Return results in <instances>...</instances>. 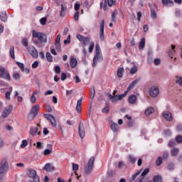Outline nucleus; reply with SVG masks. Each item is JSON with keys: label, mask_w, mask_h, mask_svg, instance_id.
<instances>
[{"label": "nucleus", "mask_w": 182, "mask_h": 182, "mask_svg": "<svg viewBox=\"0 0 182 182\" xmlns=\"http://www.w3.org/2000/svg\"><path fill=\"white\" fill-rule=\"evenodd\" d=\"M126 96H127V92H124V94L117 95H112V94L107 93V97H109L112 103H116V102H120L121 100H123V99H124Z\"/></svg>", "instance_id": "f257e3e1"}, {"label": "nucleus", "mask_w": 182, "mask_h": 182, "mask_svg": "<svg viewBox=\"0 0 182 182\" xmlns=\"http://www.w3.org/2000/svg\"><path fill=\"white\" fill-rule=\"evenodd\" d=\"M33 38H37L41 43H46L48 42V37L46 34L41 32H36V31H33Z\"/></svg>", "instance_id": "f03ea898"}, {"label": "nucleus", "mask_w": 182, "mask_h": 182, "mask_svg": "<svg viewBox=\"0 0 182 182\" xmlns=\"http://www.w3.org/2000/svg\"><path fill=\"white\" fill-rule=\"evenodd\" d=\"M9 168V164L8 163V159L4 158L0 162V176L5 174Z\"/></svg>", "instance_id": "7ed1b4c3"}, {"label": "nucleus", "mask_w": 182, "mask_h": 182, "mask_svg": "<svg viewBox=\"0 0 182 182\" xmlns=\"http://www.w3.org/2000/svg\"><path fill=\"white\" fill-rule=\"evenodd\" d=\"M95 163V157L91 156L87 164V167L85 168V174H90L92 173V168H93V164Z\"/></svg>", "instance_id": "20e7f679"}, {"label": "nucleus", "mask_w": 182, "mask_h": 182, "mask_svg": "<svg viewBox=\"0 0 182 182\" xmlns=\"http://www.w3.org/2000/svg\"><path fill=\"white\" fill-rule=\"evenodd\" d=\"M102 60H103V55H102V53H95L93 58L92 68H96V66H97V63L102 62Z\"/></svg>", "instance_id": "39448f33"}, {"label": "nucleus", "mask_w": 182, "mask_h": 182, "mask_svg": "<svg viewBox=\"0 0 182 182\" xmlns=\"http://www.w3.org/2000/svg\"><path fill=\"white\" fill-rule=\"evenodd\" d=\"M160 93V90L156 86H152L149 89V95L151 97H157Z\"/></svg>", "instance_id": "423d86ee"}, {"label": "nucleus", "mask_w": 182, "mask_h": 182, "mask_svg": "<svg viewBox=\"0 0 182 182\" xmlns=\"http://www.w3.org/2000/svg\"><path fill=\"white\" fill-rule=\"evenodd\" d=\"M27 50L33 58H38V57L39 56L38 50L33 46H29L27 48Z\"/></svg>", "instance_id": "0eeeda50"}, {"label": "nucleus", "mask_w": 182, "mask_h": 182, "mask_svg": "<svg viewBox=\"0 0 182 182\" xmlns=\"http://www.w3.org/2000/svg\"><path fill=\"white\" fill-rule=\"evenodd\" d=\"M12 109H14V107H12V105L6 107L1 113L2 117H4V119L8 117L9 114H11V112H12Z\"/></svg>", "instance_id": "6e6552de"}, {"label": "nucleus", "mask_w": 182, "mask_h": 182, "mask_svg": "<svg viewBox=\"0 0 182 182\" xmlns=\"http://www.w3.org/2000/svg\"><path fill=\"white\" fill-rule=\"evenodd\" d=\"M100 41H105V20L100 23Z\"/></svg>", "instance_id": "1a4fd4ad"}, {"label": "nucleus", "mask_w": 182, "mask_h": 182, "mask_svg": "<svg viewBox=\"0 0 182 182\" xmlns=\"http://www.w3.org/2000/svg\"><path fill=\"white\" fill-rule=\"evenodd\" d=\"M44 117L45 119L50 122V124L53 126V127H56V119H55V117H53L50 114H44Z\"/></svg>", "instance_id": "9d476101"}, {"label": "nucleus", "mask_w": 182, "mask_h": 182, "mask_svg": "<svg viewBox=\"0 0 182 182\" xmlns=\"http://www.w3.org/2000/svg\"><path fill=\"white\" fill-rule=\"evenodd\" d=\"M163 117L167 122H173V114H171V112L170 111H166L162 113Z\"/></svg>", "instance_id": "9b49d317"}, {"label": "nucleus", "mask_w": 182, "mask_h": 182, "mask_svg": "<svg viewBox=\"0 0 182 182\" xmlns=\"http://www.w3.org/2000/svg\"><path fill=\"white\" fill-rule=\"evenodd\" d=\"M139 82H140V78H138L134 81H132L129 85L128 86L127 90L125 92H127V93H129V92H130V90H132V89H134V86H136V85H137V83H139Z\"/></svg>", "instance_id": "f8f14e48"}, {"label": "nucleus", "mask_w": 182, "mask_h": 182, "mask_svg": "<svg viewBox=\"0 0 182 182\" xmlns=\"http://www.w3.org/2000/svg\"><path fill=\"white\" fill-rule=\"evenodd\" d=\"M79 134L81 139L85 137V127L83 126V122H80L79 125Z\"/></svg>", "instance_id": "ddd939ff"}, {"label": "nucleus", "mask_w": 182, "mask_h": 182, "mask_svg": "<svg viewBox=\"0 0 182 182\" xmlns=\"http://www.w3.org/2000/svg\"><path fill=\"white\" fill-rule=\"evenodd\" d=\"M128 102L130 105H136V103H137V96H136V95H129Z\"/></svg>", "instance_id": "4468645a"}, {"label": "nucleus", "mask_w": 182, "mask_h": 182, "mask_svg": "<svg viewBox=\"0 0 182 182\" xmlns=\"http://www.w3.org/2000/svg\"><path fill=\"white\" fill-rule=\"evenodd\" d=\"M39 109H41V106L39 105L33 106L31 108L30 114H33V116H36L38 114V112H39Z\"/></svg>", "instance_id": "2eb2a0df"}, {"label": "nucleus", "mask_w": 182, "mask_h": 182, "mask_svg": "<svg viewBox=\"0 0 182 182\" xmlns=\"http://www.w3.org/2000/svg\"><path fill=\"white\" fill-rule=\"evenodd\" d=\"M82 102H83V97L77 101L76 110L77 113H80V112H82Z\"/></svg>", "instance_id": "dca6fc26"}, {"label": "nucleus", "mask_w": 182, "mask_h": 182, "mask_svg": "<svg viewBox=\"0 0 182 182\" xmlns=\"http://www.w3.org/2000/svg\"><path fill=\"white\" fill-rule=\"evenodd\" d=\"M43 170H45V171H47V172H50V171H53V170H55V167L53 166V165L50 164H46L43 166Z\"/></svg>", "instance_id": "f3484780"}, {"label": "nucleus", "mask_w": 182, "mask_h": 182, "mask_svg": "<svg viewBox=\"0 0 182 182\" xmlns=\"http://www.w3.org/2000/svg\"><path fill=\"white\" fill-rule=\"evenodd\" d=\"M70 65L72 69H75L77 66V60L73 57L70 58Z\"/></svg>", "instance_id": "a211bd4d"}, {"label": "nucleus", "mask_w": 182, "mask_h": 182, "mask_svg": "<svg viewBox=\"0 0 182 182\" xmlns=\"http://www.w3.org/2000/svg\"><path fill=\"white\" fill-rule=\"evenodd\" d=\"M162 4L164 6H173L174 5V2L171 0H162Z\"/></svg>", "instance_id": "6ab92c4d"}, {"label": "nucleus", "mask_w": 182, "mask_h": 182, "mask_svg": "<svg viewBox=\"0 0 182 182\" xmlns=\"http://www.w3.org/2000/svg\"><path fill=\"white\" fill-rule=\"evenodd\" d=\"M109 126L111 127V129L112 130V132H117V130H119V125H117V124L113 122H111L109 123Z\"/></svg>", "instance_id": "aec40b11"}, {"label": "nucleus", "mask_w": 182, "mask_h": 182, "mask_svg": "<svg viewBox=\"0 0 182 182\" xmlns=\"http://www.w3.org/2000/svg\"><path fill=\"white\" fill-rule=\"evenodd\" d=\"M141 174V170L138 171L135 174L132 175V178L129 179L130 182L135 181L137 179V177Z\"/></svg>", "instance_id": "412c9836"}, {"label": "nucleus", "mask_w": 182, "mask_h": 182, "mask_svg": "<svg viewBox=\"0 0 182 182\" xmlns=\"http://www.w3.org/2000/svg\"><path fill=\"white\" fill-rule=\"evenodd\" d=\"M178 153H180V149H178V148H173L171 150V154L173 157H176V156H178Z\"/></svg>", "instance_id": "4be33fe9"}, {"label": "nucleus", "mask_w": 182, "mask_h": 182, "mask_svg": "<svg viewBox=\"0 0 182 182\" xmlns=\"http://www.w3.org/2000/svg\"><path fill=\"white\" fill-rule=\"evenodd\" d=\"M3 79H5L6 80H11V75H9V72L8 70L5 71V73L3 74V75L1 77Z\"/></svg>", "instance_id": "5701e85b"}, {"label": "nucleus", "mask_w": 182, "mask_h": 182, "mask_svg": "<svg viewBox=\"0 0 182 182\" xmlns=\"http://www.w3.org/2000/svg\"><path fill=\"white\" fill-rule=\"evenodd\" d=\"M145 45H146V38H141V40L139 43V50L144 49Z\"/></svg>", "instance_id": "b1692460"}, {"label": "nucleus", "mask_w": 182, "mask_h": 182, "mask_svg": "<svg viewBox=\"0 0 182 182\" xmlns=\"http://www.w3.org/2000/svg\"><path fill=\"white\" fill-rule=\"evenodd\" d=\"M118 14H119V11H117V9H114L112 11V22L116 23V18L117 17Z\"/></svg>", "instance_id": "393cba45"}, {"label": "nucleus", "mask_w": 182, "mask_h": 182, "mask_svg": "<svg viewBox=\"0 0 182 182\" xmlns=\"http://www.w3.org/2000/svg\"><path fill=\"white\" fill-rule=\"evenodd\" d=\"M38 127H31L30 128V134L31 136H35L38 133Z\"/></svg>", "instance_id": "a878e982"}, {"label": "nucleus", "mask_w": 182, "mask_h": 182, "mask_svg": "<svg viewBox=\"0 0 182 182\" xmlns=\"http://www.w3.org/2000/svg\"><path fill=\"white\" fill-rule=\"evenodd\" d=\"M152 113H154V109L153 107H149L145 110L146 116H150Z\"/></svg>", "instance_id": "bb28decb"}, {"label": "nucleus", "mask_w": 182, "mask_h": 182, "mask_svg": "<svg viewBox=\"0 0 182 182\" xmlns=\"http://www.w3.org/2000/svg\"><path fill=\"white\" fill-rule=\"evenodd\" d=\"M9 53L11 59H15V48L12 46L10 47Z\"/></svg>", "instance_id": "cd10ccee"}, {"label": "nucleus", "mask_w": 182, "mask_h": 182, "mask_svg": "<svg viewBox=\"0 0 182 182\" xmlns=\"http://www.w3.org/2000/svg\"><path fill=\"white\" fill-rule=\"evenodd\" d=\"M123 73H124V68H120L117 70V76L118 77H123Z\"/></svg>", "instance_id": "c85d7f7f"}, {"label": "nucleus", "mask_w": 182, "mask_h": 182, "mask_svg": "<svg viewBox=\"0 0 182 182\" xmlns=\"http://www.w3.org/2000/svg\"><path fill=\"white\" fill-rule=\"evenodd\" d=\"M0 19L2 22H6L8 18L6 17V13H1L0 14Z\"/></svg>", "instance_id": "c756f323"}, {"label": "nucleus", "mask_w": 182, "mask_h": 182, "mask_svg": "<svg viewBox=\"0 0 182 182\" xmlns=\"http://www.w3.org/2000/svg\"><path fill=\"white\" fill-rule=\"evenodd\" d=\"M154 182H163V178H161V176L156 175L153 178Z\"/></svg>", "instance_id": "7c9ffc66"}, {"label": "nucleus", "mask_w": 182, "mask_h": 182, "mask_svg": "<svg viewBox=\"0 0 182 182\" xmlns=\"http://www.w3.org/2000/svg\"><path fill=\"white\" fill-rule=\"evenodd\" d=\"M46 58L48 62H53V57H52V54H50V53L47 52L46 54Z\"/></svg>", "instance_id": "2f4dec72"}, {"label": "nucleus", "mask_w": 182, "mask_h": 182, "mask_svg": "<svg viewBox=\"0 0 182 182\" xmlns=\"http://www.w3.org/2000/svg\"><path fill=\"white\" fill-rule=\"evenodd\" d=\"M90 99H94L95 98V95H96V92L95 91V87L93 86L91 87L90 88Z\"/></svg>", "instance_id": "473e14b6"}, {"label": "nucleus", "mask_w": 182, "mask_h": 182, "mask_svg": "<svg viewBox=\"0 0 182 182\" xmlns=\"http://www.w3.org/2000/svg\"><path fill=\"white\" fill-rule=\"evenodd\" d=\"M109 110H110V105L108 103H107L105 105V107L102 109V113H106L107 114Z\"/></svg>", "instance_id": "72a5a7b5"}, {"label": "nucleus", "mask_w": 182, "mask_h": 182, "mask_svg": "<svg viewBox=\"0 0 182 182\" xmlns=\"http://www.w3.org/2000/svg\"><path fill=\"white\" fill-rule=\"evenodd\" d=\"M82 42L84 46H87V43H90V38H89V37H84V39L82 40Z\"/></svg>", "instance_id": "f704fd0d"}, {"label": "nucleus", "mask_w": 182, "mask_h": 182, "mask_svg": "<svg viewBox=\"0 0 182 182\" xmlns=\"http://www.w3.org/2000/svg\"><path fill=\"white\" fill-rule=\"evenodd\" d=\"M151 16L152 19H157V14L156 13V11L153 8H151Z\"/></svg>", "instance_id": "c9c22d12"}, {"label": "nucleus", "mask_w": 182, "mask_h": 182, "mask_svg": "<svg viewBox=\"0 0 182 182\" xmlns=\"http://www.w3.org/2000/svg\"><path fill=\"white\" fill-rule=\"evenodd\" d=\"M176 83L182 87V77L176 76Z\"/></svg>", "instance_id": "e433bc0d"}, {"label": "nucleus", "mask_w": 182, "mask_h": 182, "mask_svg": "<svg viewBox=\"0 0 182 182\" xmlns=\"http://www.w3.org/2000/svg\"><path fill=\"white\" fill-rule=\"evenodd\" d=\"M129 163H131L132 164H134V163H136V156H134L133 155H129Z\"/></svg>", "instance_id": "4c0bfd02"}, {"label": "nucleus", "mask_w": 182, "mask_h": 182, "mask_svg": "<svg viewBox=\"0 0 182 182\" xmlns=\"http://www.w3.org/2000/svg\"><path fill=\"white\" fill-rule=\"evenodd\" d=\"M139 71V68H137L136 66H134L130 70V73L131 75H134L135 73H137Z\"/></svg>", "instance_id": "58836bf2"}, {"label": "nucleus", "mask_w": 182, "mask_h": 182, "mask_svg": "<svg viewBox=\"0 0 182 182\" xmlns=\"http://www.w3.org/2000/svg\"><path fill=\"white\" fill-rule=\"evenodd\" d=\"M93 49H95V43L91 42L90 43V46H89V53H92V52H93Z\"/></svg>", "instance_id": "ea45409f"}, {"label": "nucleus", "mask_w": 182, "mask_h": 182, "mask_svg": "<svg viewBox=\"0 0 182 182\" xmlns=\"http://www.w3.org/2000/svg\"><path fill=\"white\" fill-rule=\"evenodd\" d=\"M150 172V169L149 168H146L144 170V171L141 173V176L142 177H144V176H147L149 173Z\"/></svg>", "instance_id": "a19ab883"}, {"label": "nucleus", "mask_w": 182, "mask_h": 182, "mask_svg": "<svg viewBox=\"0 0 182 182\" xmlns=\"http://www.w3.org/2000/svg\"><path fill=\"white\" fill-rule=\"evenodd\" d=\"M21 43H22L23 46H24L25 48H28V43L27 38H23Z\"/></svg>", "instance_id": "79ce46f5"}, {"label": "nucleus", "mask_w": 182, "mask_h": 182, "mask_svg": "<svg viewBox=\"0 0 182 182\" xmlns=\"http://www.w3.org/2000/svg\"><path fill=\"white\" fill-rule=\"evenodd\" d=\"M100 8H102L104 11H106V9H107V4H106V0L105 1L104 3H100Z\"/></svg>", "instance_id": "37998d69"}, {"label": "nucleus", "mask_w": 182, "mask_h": 182, "mask_svg": "<svg viewBox=\"0 0 182 182\" xmlns=\"http://www.w3.org/2000/svg\"><path fill=\"white\" fill-rule=\"evenodd\" d=\"M50 149H46L44 151L45 156H48V154H50L52 153V145H50Z\"/></svg>", "instance_id": "c03bdc74"}, {"label": "nucleus", "mask_w": 182, "mask_h": 182, "mask_svg": "<svg viewBox=\"0 0 182 182\" xmlns=\"http://www.w3.org/2000/svg\"><path fill=\"white\" fill-rule=\"evenodd\" d=\"M162 163H163V158L159 156L156 160V166H161Z\"/></svg>", "instance_id": "a18cd8bd"}, {"label": "nucleus", "mask_w": 182, "mask_h": 182, "mask_svg": "<svg viewBox=\"0 0 182 182\" xmlns=\"http://www.w3.org/2000/svg\"><path fill=\"white\" fill-rule=\"evenodd\" d=\"M26 146H28V141L26 139H24L21 142V149H25V147H26Z\"/></svg>", "instance_id": "49530a36"}, {"label": "nucleus", "mask_w": 182, "mask_h": 182, "mask_svg": "<svg viewBox=\"0 0 182 182\" xmlns=\"http://www.w3.org/2000/svg\"><path fill=\"white\" fill-rule=\"evenodd\" d=\"M72 166L73 171H77V170H79V165L77 164L72 163Z\"/></svg>", "instance_id": "de8ad7c7"}, {"label": "nucleus", "mask_w": 182, "mask_h": 182, "mask_svg": "<svg viewBox=\"0 0 182 182\" xmlns=\"http://www.w3.org/2000/svg\"><path fill=\"white\" fill-rule=\"evenodd\" d=\"M176 143L181 144L182 143V136L181 135H178L176 137Z\"/></svg>", "instance_id": "09e8293b"}, {"label": "nucleus", "mask_w": 182, "mask_h": 182, "mask_svg": "<svg viewBox=\"0 0 182 182\" xmlns=\"http://www.w3.org/2000/svg\"><path fill=\"white\" fill-rule=\"evenodd\" d=\"M6 70V68L5 67H0V77H1L4 75V73Z\"/></svg>", "instance_id": "8fccbe9b"}, {"label": "nucleus", "mask_w": 182, "mask_h": 182, "mask_svg": "<svg viewBox=\"0 0 182 182\" xmlns=\"http://www.w3.org/2000/svg\"><path fill=\"white\" fill-rule=\"evenodd\" d=\"M168 146H169V147H174V146H176V141H174V140H170L169 141V142H168Z\"/></svg>", "instance_id": "3c124183"}, {"label": "nucleus", "mask_w": 182, "mask_h": 182, "mask_svg": "<svg viewBox=\"0 0 182 182\" xmlns=\"http://www.w3.org/2000/svg\"><path fill=\"white\" fill-rule=\"evenodd\" d=\"M19 77H21V75H19V73H13V78L15 80H18V79H19Z\"/></svg>", "instance_id": "603ef678"}, {"label": "nucleus", "mask_w": 182, "mask_h": 182, "mask_svg": "<svg viewBox=\"0 0 182 182\" xmlns=\"http://www.w3.org/2000/svg\"><path fill=\"white\" fill-rule=\"evenodd\" d=\"M95 53H102L100 50V46H99V44H96L95 46Z\"/></svg>", "instance_id": "864d4df0"}, {"label": "nucleus", "mask_w": 182, "mask_h": 182, "mask_svg": "<svg viewBox=\"0 0 182 182\" xmlns=\"http://www.w3.org/2000/svg\"><path fill=\"white\" fill-rule=\"evenodd\" d=\"M55 46L57 52H60V43H55Z\"/></svg>", "instance_id": "5fc2aeb1"}, {"label": "nucleus", "mask_w": 182, "mask_h": 182, "mask_svg": "<svg viewBox=\"0 0 182 182\" xmlns=\"http://www.w3.org/2000/svg\"><path fill=\"white\" fill-rule=\"evenodd\" d=\"M154 65H156V66H159V65H160V63H161V60H160L159 58H156L154 60Z\"/></svg>", "instance_id": "6e6d98bb"}, {"label": "nucleus", "mask_w": 182, "mask_h": 182, "mask_svg": "<svg viewBox=\"0 0 182 182\" xmlns=\"http://www.w3.org/2000/svg\"><path fill=\"white\" fill-rule=\"evenodd\" d=\"M40 23L41 25H46V17H43L40 19Z\"/></svg>", "instance_id": "4d7b16f0"}, {"label": "nucleus", "mask_w": 182, "mask_h": 182, "mask_svg": "<svg viewBox=\"0 0 182 182\" xmlns=\"http://www.w3.org/2000/svg\"><path fill=\"white\" fill-rule=\"evenodd\" d=\"M6 100H11V92H6L5 94Z\"/></svg>", "instance_id": "13d9d810"}, {"label": "nucleus", "mask_w": 182, "mask_h": 182, "mask_svg": "<svg viewBox=\"0 0 182 182\" xmlns=\"http://www.w3.org/2000/svg\"><path fill=\"white\" fill-rule=\"evenodd\" d=\"M35 117H36V116L33 115L32 114H29L28 117V120H29V122H31V120H33Z\"/></svg>", "instance_id": "bf43d9fd"}, {"label": "nucleus", "mask_w": 182, "mask_h": 182, "mask_svg": "<svg viewBox=\"0 0 182 182\" xmlns=\"http://www.w3.org/2000/svg\"><path fill=\"white\" fill-rule=\"evenodd\" d=\"M38 66H39V62H38V61H35V62L32 64V68H33V69H36V68H38Z\"/></svg>", "instance_id": "052dcab7"}, {"label": "nucleus", "mask_w": 182, "mask_h": 182, "mask_svg": "<svg viewBox=\"0 0 182 182\" xmlns=\"http://www.w3.org/2000/svg\"><path fill=\"white\" fill-rule=\"evenodd\" d=\"M68 43H70V35H69L66 40H64V45H68Z\"/></svg>", "instance_id": "680f3d73"}, {"label": "nucleus", "mask_w": 182, "mask_h": 182, "mask_svg": "<svg viewBox=\"0 0 182 182\" xmlns=\"http://www.w3.org/2000/svg\"><path fill=\"white\" fill-rule=\"evenodd\" d=\"M77 38L80 41V42H82L85 37L80 34L77 35Z\"/></svg>", "instance_id": "e2e57ef3"}, {"label": "nucleus", "mask_w": 182, "mask_h": 182, "mask_svg": "<svg viewBox=\"0 0 182 182\" xmlns=\"http://www.w3.org/2000/svg\"><path fill=\"white\" fill-rule=\"evenodd\" d=\"M66 77H68V76L66 75V73H62L61 74V80H66Z\"/></svg>", "instance_id": "0e129e2a"}, {"label": "nucleus", "mask_w": 182, "mask_h": 182, "mask_svg": "<svg viewBox=\"0 0 182 182\" xmlns=\"http://www.w3.org/2000/svg\"><path fill=\"white\" fill-rule=\"evenodd\" d=\"M30 100L32 103L36 102V97L34 95H31Z\"/></svg>", "instance_id": "69168bd1"}, {"label": "nucleus", "mask_w": 182, "mask_h": 182, "mask_svg": "<svg viewBox=\"0 0 182 182\" xmlns=\"http://www.w3.org/2000/svg\"><path fill=\"white\" fill-rule=\"evenodd\" d=\"M176 130L177 132H182V124H179L176 126Z\"/></svg>", "instance_id": "338daca9"}, {"label": "nucleus", "mask_w": 182, "mask_h": 182, "mask_svg": "<svg viewBox=\"0 0 182 182\" xmlns=\"http://www.w3.org/2000/svg\"><path fill=\"white\" fill-rule=\"evenodd\" d=\"M16 63L18 66L20 68V69H21V70H23V68H24L23 63H19V62H17Z\"/></svg>", "instance_id": "774afa93"}]
</instances>
